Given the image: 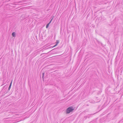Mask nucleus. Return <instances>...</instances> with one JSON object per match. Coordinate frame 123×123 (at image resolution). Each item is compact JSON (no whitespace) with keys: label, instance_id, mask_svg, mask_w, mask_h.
I'll return each mask as SVG.
<instances>
[{"label":"nucleus","instance_id":"f257e3e1","mask_svg":"<svg viewBox=\"0 0 123 123\" xmlns=\"http://www.w3.org/2000/svg\"><path fill=\"white\" fill-rule=\"evenodd\" d=\"M74 110V109L73 107H69L67 110L66 112L67 113H69L70 112L73 111Z\"/></svg>","mask_w":123,"mask_h":123},{"label":"nucleus","instance_id":"f03ea898","mask_svg":"<svg viewBox=\"0 0 123 123\" xmlns=\"http://www.w3.org/2000/svg\"><path fill=\"white\" fill-rule=\"evenodd\" d=\"M59 43V41L58 40H57L56 41V44H55L54 46H53V47H55Z\"/></svg>","mask_w":123,"mask_h":123},{"label":"nucleus","instance_id":"7ed1b4c3","mask_svg":"<svg viewBox=\"0 0 123 123\" xmlns=\"http://www.w3.org/2000/svg\"><path fill=\"white\" fill-rule=\"evenodd\" d=\"M12 81L10 84V85L9 87V88H8V89L9 90H10V88H11V85H12Z\"/></svg>","mask_w":123,"mask_h":123},{"label":"nucleus","instance_id":"20e7f679","mask_svg":"<svg viewBox=\"0 0 123 123\" xmlns=\"http://www.w3.org/2000/svg\"><path fill=\"white\" fill-rule=\"evenodd\" d=\"M12 35L13 37L15 36V32H13L12 34Z\"/></svg>","mask_w":123,"mask_h":123},{"label":"nucleus","instance_id":"39448f33","mask_svg":"<svg viewBox=\"0 0 123 123\" xmlns=\"http://www.w3.org/2000/svg\"><path fill=\"white\" fill-rule=\"evenodd\" d=\"M49 23H48V24H47V25L46 26V28H47L48 27L49 25Z\"/></svg>","mask_w":123,"mask_h":123},{"label":"nucleus","instance_id":"423d86ee","mask_svg":"<svg viewBox=\"0 0 123 123\" xmlns=\"http://www.w3.org/2000/svg\"><path fill=\"white\" fill-rule=\"evenodd\" d=\"M52 19H51V21H50V22H49V24H50L51 23V22L52 20Z\"/></svg>","mask_w":123,"mask_h":123},{"label":"nucleus","instance_id":"0eeeda50","mask_svg":"<svg viewBox=\"0 0 123 123\" xmlns=\"http://www.w3.org/2000/svg\"><path fill=\"white\" fill-rule=\"evenodd\" d=\"M43 76L44 75V73H43Z\"/></svg>","mask_w":123,"mask_h":123}]
</instances>
